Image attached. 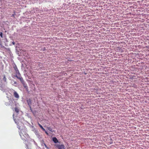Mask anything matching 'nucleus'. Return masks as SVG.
Returning <instances> with one entry per match:
<instances>
[{
    "label": "nucleus",
    "mask_w": 149,
    "mask_h": 149,
    "mask_svg": "<svg viewBox=\"0 0 149 149\" xmlns=\"http://www.w3.org/2000/svg\"><path fill=\"white\" fill-rule=\"evenodd\" d=\"M19 135L22 139L23 140L26 141L28 140L29 138V135L24 132L23 130H21Z\"/></svg>",
    "instance_id": "nucleus-1"
},
{
    "label": "nucleus",
    "mask_w": 149,
    "mask_h": 149,
    "mask_svg": "<svg viewBox=\"0 0 149 149\" xmlns=\"http://www.w3.org/2000/svg\"><path fill=\"white\" fill-rule=\"evenodd\" d=\"M13 68L15 71V76L18 79H19V77H22L21 76V74L20 73L18 70L17 69V68L16 65H15L13 67Z\"/></svg>",
    "instance_id": "nucleus-2"
},
{
    "label": "nucleus",
    "mask_w": 149,
    "mask_h": 149,
    "mask_svg": "<svg viewBox=\"0 0 149 149\" xmlns=\"http://www.w3.org/2000/svg\"><path fill=\"white\" fill-rule=\"evenodd\" d=\"M19 79L20 81L22 83V84L23 86L25 87V86H27V84L23 80V78L22 77H19Z\"/></svg>",
    "instance_id": "nucleus-3"
},
{
    "label": "nucleus",
    "mask_w": 149,
    "mask_h": 149,
    "mask_svg": "<svg viewBox=\"0 0 149 149\" xmlns=\"http://www.w3.org/2000/svg\"><path fill=\"white\" fill-rule=\"evenodd\" d=\"M55 146L58 149H64V146L63 145L56 144Z\"/></svg>",
    "instance_id": "nucleus-4"
},
{
    "label": "nucleus",
    "mask_w": 149,
    "mask_h": 149,
    "mask_svg": "<svg viewBox=\"0 0 149 149\" xmlns=\"http://www.w3.org/2000/svg\"><path fill=\"white\" fill-rule=\"evenodd\" d=\"M27 102L28 105L29 106L30 108H31V99L29 98L26 100Z\"/></svg>",
    "instance_id": "nucleus-5"
},
{
    "label": "nucleus",
    "mask_w": 149,
    "mask_h": 149,
    "mask_svg": "<svg viewBox=\"0 0 149 149\" xmlns=\"http://www.w3.org/2000/svg\"><path fill=\"white\" fill-rule=\"evenodd\" d=\"M14 95L15 96V97L16 98H19V96L18 94L17 93V92L14 91Z\"/></svg>",
    "instance_id": "nucleus-6"
},
{
    "label": "nucleus",
    "mask_w": 149,
    "mask_h": 149,
    "mask_svg": "<svg viewBox=\"0 0 149 149\" xmlns=\"http://www.w3.org/2000/svg\"><path fill=\"white\" fill-rule=\"evenodd\" d=\"M52 140L55 143H56L58 142V139L55 137H54L53 138Z\"/></svg>",
    "instance_id": "nucleus-7"
},
{
    "label": "nucleus",
    "mask_w": 149,
    "mask_h": 149,
    "mask_svg": "<svg viewBox=\"0 0 149 149\" xmlns=\"http://www.w3.org/2000/svg\"><path fill=\"white\" fill-rule=\"evenodd\" d=\"M4 85H3L1 84H0V89L3 91L4 89Z\"/></svg>",
    "instance_id": "nucleus-8"
},
{
    "label": "nucleus",
    "mask_w": 149,
    "mask_h": 149,
    "mask_svg": "<svg viewBox=\"0 0 149 149\" xmlns=\"http://www.w3.org/2000/svg\"><path fill=\"white\" fill-rule=\"evenodd\" d=\"M38 125L40 126V127L44 131H45V129L39 123H38Z\"/></svg>",
    "instance_id": "nucleus-9"
},
{
    "label": "nucleus",
    "mask_w": 149,
    "mask_h": 149,
    "mask_svg": "<svg viewBox=\"0 0 149 149\" xmlns=\"http://www.w3.org/2000/svg\"><path fill=\"white\" fill-rule=\"evenodd\" d=\"M15 111L17 113H18L19 112V109L18 108L15 107Z\"/></svg>",
    "instance_id": "nucleus-10"
},
{
    "label": "nucleus",
    "mask_w": 149,
    "mask_h": 149,
    "mask_svg": "<svg viewBox=\"0 0 149 149\" xmlns=\"http://www.w3.org/2000/svg\"><path fill=\"white\" fill-rule=\"evenodd\" d=\"M3 80L4 81V82H6V77L5 75H3Z\"/></svg>",
    "instance_id": "nucleus-11"
},
{
    "label": "nucleus",
    "mask_w": 149,
    "mask_h": 149,
    "mask_svg": "<svg viewBox=\"0 0 149 149\" xmlns=\"http://www.w3.org/2000/svg\"><path fill=\"white\" fill-rule=\"evenodd\" d=\"M24 88L25 89L26 91H27L28 93H29V91L28 88L27 86H25V87Z\"/></svg>",
    "instance_id": "nucleus-12"
},
{
    "label": "nucleus",
    "mask_w": 149,
    "mask_h": 149,
    "mask_svg": "<svg viewBox=\"0 0 149 149\" xmlns=\"http://www.w3.org/2000/svg\"><path fill=\"white\" fill-rule=\"evenodd\" d=\"M47 129L49 131H50L51 132H53L52 129V128H51V127H47Z\"/></svg>",
    "instance_id": "nucleus-13"
},
{
    "label": "nucleus",
    "mask_w": 149,
    "mask_h": 149,
    "mask_svg": "<svg viewBox=\"0 0 149 149\" xmlns=\"http://www.w3.org/2000/svg\"><path fill=\"white\" fill-rule=\"evenodd\" d=\"M5 104L7 106H9L10 105V104L9 102H6Z\"/></svg>",
    "instance_id": "nucleus-14"
},
{
    "label": "nucleus",
    "mask_w": 149,
    "mask_h": 149,
    "mask_svg": "<svg viewBox=\"0 0 149 149\" xmlns=\"http://www.w3.org/2000/svg\"><path fill=\"white\" fill-rule=\"evenodd\" d=\"M15 11H14V13L13 14H12V15L11 16L12 17H15Z\"/></svg>",
    "instance_id": "nucleus-15"
},
{
    "label": "nucleus",
    "mask_w": 149,
    "mask_h": 149,
    "mask_svg": "<svg viewBox=\"0 0 149 149\" xmlns=\"http://www.w3.org/2000/svg\"><path fill=\"white\" fill-rule=\"evenodd\" d=\"M0 36L1 38H3V34L1 32L0 33Z\"/></svg>",
    "instance_id": "nucleus-16"
},
{
    "label": "nucleus",
    "mask_w": 149,
    "mask_h": 149,
    "mask_svg": "<svg viewBox=\"0 0 149 149\" xmlns=\"http://www.w3.org/2000/svg\"><path fill=\"white\" fill-rule=\"evenodd\" d=\"M44 145L45 147V148L47 149H49L48 147L46 145L45 143H44Z\"/></svg>",
    "instance_id": "nucleus-17"
},
{
    "label": "nucleus",
    "mask_w": 149,
    "mask_h": 149,
    "mask_svg": "<svg viewBox=\"0 0 149 149\" xmlns=\"http://www.w3.org/2000/svg\"><path fill=\"white\" fill-rule=\"evenodd\" d=\"M11 108L13 110V107H14L13 104L11 105Z\"/></svg>",
    "instance_id": "nucleus-18"
},
{
    "label": "nucleus",
    "mask_w": 149,
    "mask_h": 149,
    "mask_svg": "<svg viewBox=\"0 0 149 149\" xmlns=\"http://www.w3.org/2000/svg\"><path fill=\"white\" fill-rule=\"evenodd\" d=\"M1 48H6L4 46H3L2 45H1Z\"/></svg>",
    "instance_id": "nucleus-19"
},
{
    "label": "nucleus",
    "mask_w": 149,
    "mask_h": 149,
    "mask_svg": "<svg viewBox=\"0 0 149 149\" xmlns=\"http://www.w3.org/2000/svg\"><path fill=\"white\" fill-rule=\"evenodd\" d=\"M45 133L47 135H48V133L45 130Z\"/></svg>",
    "instance_id": "nucleus-20"
},
{
    "label": "nucleus",
    "mask_w": 149,
    "mask_h": 149,
    "mask_svg": "<svg viewBox=\"0 0 149 149\" xmlns=\"http://www.w3.org/2000/svg\"><path fill=\"white\" fill-rule=\"evenodd\" d=\"M14 84H17V82L16 81H15L14 82Z\"/></svg>",
    "instance_id": "nucleus-21"
},
{
    "label": "nucleus",
    "mask_w": 149,
    "mask_h": 149,
    "mask_svg": "<svg viewBox=\"0 0 149 149\" xmlns=\"http://www.w3.org/2000/svg\"><path fill=\"white\" fill-rule=\"evenodd\" d=\"M30 110H31V111L32 112V110L31 109V108H30Z\"/></svg>",
    "instance_id": "nucleus-22"
},
{
    "label": "nucleus",
    "mask_w": 149,
    "mask_h": 149,
    "mask_svg": "<svg viewBox=\"0 0 149 149\" xmlns=\"http://www.w3.org/2000/svg\"><path fill=\"white\" fill-rule=\"evenodd\" d=\"M118 48H120V47H118Z\"/></svg>",
    "instance_id": "nucleus-23"
}]
</instances>
